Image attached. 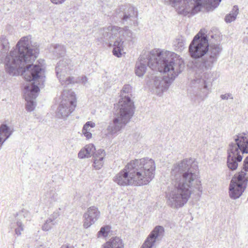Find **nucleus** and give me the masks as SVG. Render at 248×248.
Segmentation results:
<instances>
[{
	"mask_svg": "<svg viewBox=\"0 0 248 248\" xmlns=\"http://www.w3.org/2000/svg\"><path fill=\"white\" fill-rule=\"evenodd\" d=\"M110 228L109 226H105L101 228L100 230L97 232L98 237L101 236L106 237L108 234Z\"/></svg>",
	"mask_w": 248,
	"mask_h": 248,
	"instance_id": "29",
	"label": "nucleus"
},
{
	"mask_svg": "<svg viewBox=\"0 0 248 248\" xmlns=\"http://www.w3.org/2000/svg\"><path fill=\"white\" fill-rule=\"evenodd\" d=\"M172 60L167 61L164 67L169 70L155 71L154 74L147 76V83L157 95L161 96L167 91L175 78L182 72L185 67L183 59L176 54L171 56Z\"/></svg>",
	"mask_w": 248,
	"mask_h": 248,
	"instance_id": "4",
	"label": "nucleus"
},
{
	"mask_svg": "<svg viewBox=\"0 0 248 248\" xmlns=\"http://www.w3.org/2000/svg\"><path fill=\"white\" fill-rule=\"evenodd\" d=\"M99 33L101 36L99 41L112 45L113 43V54L117 57L122 56V51L124 49V37L126 36V40L133 35V32L129 30L127 27L125 29L117 26H110L106 28L100 29Z\"/></svg>",
	"mask_w": 248,
	"mask_h": 248,
	"instance_id": "8",
	"label": "nucleus"
},
{
	"mask_svg": "<svg viewBox=\"0 0 248 248\" xmlns=\"http://www.w3.org/2000/svg\"><path fill=\"white\" fill-rule=\"evenodd\" d=\"M106 155V152L104 149H99L96 150L93 144H89L80 150L78 154V157L83 159L93 155L94 168L96 170H100L103 165L104 159Z\"/></svg>",
	"mask_w": 248,
	"mask_h": 248,
	"instance_id": "14",
	"label": "nucleus"
},
{
	"mask_svg": "<svg viewBox=\"0 0 248 248\" xmlns=\"http://www.w3.org/2000/svg\"><path fill=\"white\" fill-rule=\"evenodd\" d=\"M243 167L244 170H248V156L244 161Z\"/></svg>",
	"mask_w": 248,
	"mask_h": 248,
	"instance_id": "34",
	"label": "nucleus"
},
{
	"mask_svg": "<svg viewBox=\"0 0 248 248\" xmlns=\"http://www.w3.org/2000/svg\"><path fill=\"white\" fill-rule=\"evenodd\" d=\"M100 216V211L97 207L92 206L87 209L83 214V227L85 229L89 228L94 224Z\"/></svg>",
	"mask_w": 248,
	"mask_h": 248,
	"instance_id": "19",
	"label": "nucleus"
},
{
	"mask_svg": "<svg viewBox=\"0 0 248 248\" xmlns=\"http://www.w3.org/2000/svg\"><path fill=\"white\" fill-rule=\"evenodd\" d=\"M50 49L55 57L57 58L63 57L66 53L64 46L59 44H52Z\"/></svg>",
	"mask_w": 248,
	"mask_h": 248,
	"instance_id": "24",
	"label": "nucleus"
},
{
	"mask_svg": "<svg viewBox=\"0 0 248 248\" xmlns=\"http://www.w3.org/2000/svg\"><path fill=\"white\" fill-rule=\"evenodd\" d=\"M155 171H119L113 178L121 186L147 185L154 177Z\"/></svg>",
	"mask_w": 248,
	"mask_h": 248,
	"instance_id": "11",
	"label": "nucleus"
},
{
	"mask_svg": "<svg viewBox=\"0 0 248 248\" xmlns=\"http://www.w3.org/2000/svg\"><path fill=\"white\" fill-rule=\"evenodd\" d=\"M59 216V214L58 212H54L53 214H52L49 218H52L53 219V222H56L55 219Z\"/></svg>",
	"mask_w": 248,
	"mask_h": 248,
	"instance_id": "35",
	"label": "nucleus"
},
{
	"mask_svg": "<svg viewBox=\"0 0 248 248\" xmlns=\"http://www.w3.org/2000/svg\"><path fill=\"white\" fill-rule=\"evenodd\" d=\"M28 213H29V212L27 210H26L24 209H23L19 212V213H16L15 215V217H18V216H19V217H23L24 218H25L26 217H27Z\"/></svg>",
	"mask_w": 248,
	"mask_h": 248,
	"instance_id": "30",
	"label": "nucleus"
},
{
	"mask_svg": "<svg viewBox=\"0 0 248 248\" xmlns=\"http://www.w3.org/2000/svg\"><path fill=\"white\" fill-rule=\"evenodd\" d=\"M176 56V53L170 51H163L153 49L147 54H143L139 58L135 65V74L139 77L143 76L147 69V65L154 71H162L168 70L167 66L164 67L167 61H171V56Z\"/></svg>",
	"mask_w": 248,
	"mask_h": 248,
	"instance_id": "7",
	"label": "nucleus"
},
{
	"mask_svg": "<svg viewBox=\"0 0 248 248\" xmlns=\"http://www.w3.org/2000/svg\"><path fill=\"white\" fill-rule=\"evenodd\" d=\"M186 39L182 36H179L173 42L175 50L181 52L185 48Z\"/></svg>",
	"mask_w": 248,
	"mask_h": 248,
	"instance_id": "25",
	"label": "nucleus"
},
{
	"mask_svg": "<svg viewBox=\"0 0 248 248\" xmlns=\"http://www.w3.org/2000/svg\"><path fill=\"white\" fill-rule=\"evenodd\" d=\"M61 248H74V247L69 245H62Z\"/></svg>",
	"mask_w": 248,
	"mask_h": 248,
	"instance_id": "38",
	"label": "nucleus"
},
{
	"mask_svg": "<svg viewBox=\"0 0 248 248\" xmlns=\"http://www.w3.org/2000/svg\"><path fill=\"white\" fill-rule=\"evenodd\" d=\"M54 181L52 183H48L45 187L46 190L42 198V201L46 206L50 207L59 199L58 194L55 192L56 188L53 186Z\"/></svg>",
	"mask_w": 248,
	"mask_h": 248,
	"instance_id": "20",
	"label": "nucleus"
},
{
	"mask_svg": "<svg viewBox=\"0 0 248 248\" xmlns=\"http://www.w3.org/2000/svg\"><path fill=\"white\" fill-rule=\"evenodd\" d=\"M12 133L10 127L6 124H1L0 125V149L4 141L10 137Z\"/></svg>",
	"mask_w": 248,
	"mask_h": 248,
	"instance_id": "23",
	"label": "nucleus"
},
{
	"mask_svg": "<svg viewBox=\"0 0 248 248\" xmlns=\"http://www.w3.org/2000/svg\"><path fill=\"white\" fill-rule=\"evenodd\" d=\"M175 190L171 191L168 198L169 206L173 208L182 207L186 203L192 193V187L197 189L201 196L202 188L201 182L191 171H170Z\"/></svg>",
	"mask_w": 248,
	"mask_h": 248,
	"instance_id": "3",
	"label": "nucleus"
},
{
	"mask_svg": "<svg viewBox=\"0 0 248 248\" xmlns=\"http://www.w3.org/2000/svg\"><path fill=\"white\" fill-rule=\"evenodd\" d=\"M164 232L165 230L163 226H156L146 238L140 248H152L155 242L162 238Z\"/></svg>",
	"mask_w": 248,
	"mask_h": 248,
	"instance_id": "18",
	"label": "nucleus"
},
{
	"mask_svg": "<svg viewBox=\"0 0 248 248\" xmlns=\"http://www.w3.org/2000/svg\"><path fill=\"white\" fill-rule=\"evenodd\" d=\"M101 248H124V244L120 237H112L104 244Z\"/></svg>",
	"mask_w": 248,
	"mask_h": 248,
	"instance_id": "22",
	"label": "nucleus"
},
{
	"mask_svg": "<svg viewBox=\"0 0 248 248\" xmlns=\"http://www.w3.org/2000/svg\"><path fill=\"white\" fill-rule=\"evenodd\" d=\"M191 172H192V173H194V174H196V175H197V179H198L200 181V178H199V177H198V174H197L196 173H195V172H196V171H194V172H193L192 171H191Z\"/></svg>",
	"mask_w": 248,
	"mask_h": 248,
	"instance_id": "40",
	"label": "nucleus"
},
{
	"mask_svg": "<svg viewBox=\"0 0 248 248\" xmlns=\"http://www.w3.org/2000/svg\"><path fill=\"white\" fill-rule=\"evenodd\" d=\"M89 130L90 129L82 128V133L87 139H90L92 136Z\"/></svg>",
	"mask_w": 248,
	"mask_h": 248,
	"instance_id": "31",
	"label": "nucleus"
},
{
	"mask_svg": "<svg viewBox=\"0 0 248 248\" xmlns=\"http://www.w3.org/2000/svg\"><path fill=\"white\" fill-rule=\"evenodd\" d=\"M238 7L237 5H234L229 14H227L225 17V21L226 23H231L234 21L238 14Z\"/></svg>",
	"mask_w": 248,
	"mask_h": 248,
	"instance_id": "27",
	"label": "nucleus"
},
{
	"mask_svg": "<svg viewBox=\"0 0 248 248\" xmlns=\"http://www.w3.org/2000/svg\"><path fill=\"white\" fill-rule=\"evenodd\" d=\"M211 36V37L212 38H215L216 40H217V38H219L218 36H217V35L216 34L215 35H212Z\"/></svg>",
	"mask_w": 248,
	"mask_h": 248,
	"instance_id": "39",
	"label": "nucleus"
},
{
	"mask_svg": "<svg viewBox=\"0 0 248 248\" xmlns=\"http://www.w3.org/2000/svg\"><path fill=\"white\" fill-rule=\"evenodd\" d=\"M136 39V35L133 33V35H131L129 39H128V41H130L133 44Z\"/></svg>",
	"mask_w": 248,
	"mask_h": 248,
	"instance_id": "36",
	"label": "nucleus"
},
{
	"mask_svg": "<svg viewBox=\"0 0 248 248\" xmlns=\"http://www.w3.org/2000/svg\"><path fill=\"white\" fill-rule=\"evenodd\" d=\"M227 150V166L232 170H235L238 163L241 161L244 154H248V132H243L233 137Z\"/></svg>",
	"mask_w": 248,
	"mask_h": 248,
	"instance_id": "9",
	"label": "nucleus"
},
{
	"mask_svg": "<svg viewBox=\"0 0 248 248\" xmlns=\"http://www.w3.org/2000/svg\"><path fill=\"white\" fill-rule=\"evenodd\" d=\"M22 75L25 79L28 81H33L24 87V93L27 101L26 110L33 111L36 106L34 101L37 97L40 91V87L44 86L45 77L43 72V68L38 65H30L22 70Z\"/></svg>",
	"mask_w": 248,
	"mask_h": 248,
	"instance_id": "6",
	"label": "nucleus"
},
{
	"mask_svg": "<svg viewBox=\"0 0 248 248\" xmlns=\"http://www.w3.org/2000/svg\"><path fill=\"white\" fill-rule=\"evenodd\" d=\"M118 17L120 18L124 23H128L129 21L133 22V25L136 26L138 25L137 18L138 12L137 9L130 5H122L119 9L116 11Z\"/></svg>",
	"mask_w": 248,
	"mask_h": 248,
	"instance_id": "17",
	"label": "nucleus"
},
{
	"mask_svg": "<svg viewBox=\"0 0 248 248\" xmlns=\"http://www.w3.org/2000/svg\"><path fill=\"white\" fill-rule=\"evenodd\" d=\"M15 220V222L11 224V228H14L15 234L17 236H19L21 234V232L24 230V226L19 217H16Z\"/></svg>",
	"mask_w": 248,
	"mask_h": 248,
	"instance_id": "26",
	"label": "nucleus"
},
{
	"mask_svg": "<svg viewBox=\"0 0 248 248\" xmlns=\"http://www.w3.org/2000/svg\"><path fill=\"white\" fill-rule=\"evenodd\" d=\"M198 169V162L195 158L190 157L175 163L171 170H197Z\"/></svg>",
	"mask_w": 248,
	"mask_h": 248,
	"instance_id": "21",
	"label": "nucleus"
},
{
	"mask_svg": "<svg viewBox=\"0 0 248 248\" xmlns=\"http://www.w3.org/2000/svg\"><path fill=\"white\" fill-rule=\"evenodd\" d=\"M72 67L70 60L67 58L60 60L56 67L57 78L59 79L62 85H64V87L76 82L74 77H66V75L68 76L69 74Z\"/></svg>",
	"mask_w": 248,
	"mask_h": 248,
	"instance_id": "15",
	"label": "nucleus"
},
{
	"mask_svg": "<svg viewBox=\"0 0 248 248\" xmlns=\"http://www.w3.org/2000/svg\"><path fill=\"white\" fill-rule=\"evenodd\" d=\"M62 100L59 106L56 116L59 118L65 119L75 110L77 106V99L75 93L71 90L63 91Z\"/></svg>",
	"mask_w": 248,
	"mask_h": 248,
	"instance_id": "12",
	"label": "nucleus"
},
{
	"mask_svg": "<svg viewBox=\"0 0 248 248\" xmlns=\"http://www.w3.org/2000/svg\"><path fill=\"white\" fill-rule=\"evenodd\" d=\"M221 0H165V2L171 5L177 10L178 14L186 16L194 15L201 10L205 5L216 8Z\"/></svg>",
	"mask_w": 248,
	"mask_h": 248,
	"instance_id": "10",
	"label": "nucleus"
},
{
	"mask_svg": "<svg viewBox=\"0 0 248 248\" xmlns=\"http://www.w3.org/2000/svg\"><path fill=\"white\" fill-rule=\"evenodd\" d=\"M248 182L247 171H237L232 178L229 186L230 197L236 200L240 197L246 190Z\"/></svg>",
	"mask_w": 248,
	"mask_h": 248,
	"instance_id": "13",
	"label": "nucleus"
},
{
	"mask_svg": "<svg viewBox=\"0 0 248 248\" xmlns=\"http://www.w3.org/2000/svg\"><path fill=\"white\" fill-rule=\"evenodd\" d=\"M131 87L124 85L122 90L121 99L116 106L117 109L113 120L110 121L107 128L106 136L108 137L116 136L121 133L127 124L129 123L134 113V105L128 95Z\"/></svg>",
	"mask_w": 248,
	"mask_h": 248,
	"instance_id": "5",
	"label": "nucleus"
},
{
	"mask_svg": "<svg viewBox=\"0 0 248 248\" xmlns=\"http://www.w3.org/2000/svg\"><path fill=\"white\" fill-rule=\"evenodd\" d=\"M31 36L21 38L16 47L8 54L10 48L8 40L4 36H0V61L5 63L6 72L15 76L22 72L30 65L38 56L39 49L37 44H32Z\"/></svg>",
	"mask_w": 248,
	"mask_h": 248,
	"instance_id": "2",
	"label": "nucleus"
},
{
	"mask_svg": "<svg viewBox=\"0 0 248 248\" xmlns=\"http://www.w3.org/2000/svg\"><path fill=\"white\" fill-rule=\"evenodd\" d=\"M88 78L86 76H83L81 78V81L83 83H85L86 82H87Z\"/></svg>",
	"mask_w": 248,
	"mask_h": 248,
	"instance_id": "37",
	"label": "nucleus"
},
{
	"mask_svg": "<svg viewBox=\"0 0 248 248\" xmlns=\"http://www.w3.org/2000/svg\"><path fill=\"white\" fill-rule=\"evenodd\" d=\"M222 49L218 42L215 43L210 41L209 43L207 37L201 31L194 37L190 44L189 54L194 59L190 66L195 72V77L191 84L198 87V91L193 93L195 101L203 100L207 96L213 81L211 70Z\"/></svg>",
	"mask_w": 248,
	"mask_h": 248,
	"instance_id": "1",
	"label": "nucleus"
},
{
	"mask_svg": "<svg viewBox=\"0 0 248 248\" xmlns=\"http://www.w3.org/2000/svg\"><path fill=\"white\" fill-rule=\"evenodd\" d=\"M95 126V124L91 121L87 122L83 126V128L84 129H89V127H94Z\"/></svg>",
	"mask_w": 248,
	"mask_h": 248,
	"instance_id": "32",
	"label": "nucleus"
},
{
	"mask_svg": "<svg viewBox=\"0 0 248 248\" xmlns=\"http://www.w3.org/2000/svg\"><path fill=\"white\" fill-rule=\"evenodd\" d=\"M56 222H53V219L52 218H48L42 226V230L45 231H47L50 230L53 225H55Z\"/></svg>",
	"mask_w": 248,
	"mask_h": 248,
	"instance_id": "28",
	"label": "nucleus"
},
{
	"mask_svg": "<svg viewBox=\"0 0 248 248\" xmlns=\"http://www.w3.org/2000/svg\"><path fill=\"white\" fill-rule=\"evenodd\" d=\"M155 170V161L149 157L130 161L122 170Z\"/></svg>",
	"mask_w": 248,
	"mask_h": 248,
	"instance_id": "16",
	"label": "nucleus"
},
{
	"mask_svg": "<svg viewBox=\"0 0 248 248\" xmlns=\"http://www.w3.org/2000/svg\"><path fill=\"white\" fill-rule=\"evenodd\" d=\"M220 97L223 100H227L229 98L233 99V98L232 94L231 93H225L224 94H222L221 95Z\"/></svg>",
	"mask_w": 248,
	"mask_h": 248,
	"instance_id": "33",
	"label": "nucleus"
}]
</instances>
